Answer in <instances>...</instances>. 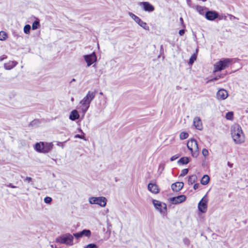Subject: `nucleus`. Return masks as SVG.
Instances as JSON below:
<instances>
[{"label":"nucleus","instance_id":"f257e3e1","mask_svg":"<svg viewBox=\"0 0 248 248\" xmlns=\"http://www.w3.org/2000/svg\"><path fill=\"white\" fill-rule=\"evenodd\" d=\"M95 92L89 91L86 95L80 101V105L79 107V112L82 114V117H84L88 110L91 102L95 96Z\"/></svg>","mask_w":248,"mask_h":248},{"label":"nucleus","instance_id":"f03ea898","mask_svg":"<svg viewBox=\"0 0 248 248\" xmlns=\"http://www.w3.org/2000/svg\"><path fill=\"white\" fill-rule=\"evenodd\" d=\"M231 132L232 137L236 144H240L244 142V135L239 125H233L231 127Z\"/></svg>","mask_w":248,"mask_h":248},{"label":"nucleus","instance_id":"7ed1b4c3","mask_svg":"<svg viewBox=\"0 0 248 248\" xmlns=\"http://www.w3.org/2000/svg\"><path fill=\"white\" fill-rule=\"evenodd\" d=\"M232 62L233 59L232 58H223L220 59L214 64L213 73H215L225 69L232 64Z\"/></svg>","mask_w":248,"mask_h":248},{"label":"nucleus","instance_id":"20e7f679","mask_svg":"<svg viewBox=\"0 0 248 248\" xmlns=\"http://www.w3.org/2000/svg\"><path fill=\"white\" fill-rule=\"evenodd\" d=\"M56 242L71 246L74 245V237L72 234L69 233H64L57 237Z\"/></svg>","mask_w":248,"mask_h":248},{"label":"nucleus","instance_id":"39448f33","mask_svg":"<svg viewBox=\"0 0 248 248\" xmlns=\"http://www.w3.org/2000/svg\"><path fill=\"white\" fill-rule=\"evenodd\" d=\"M53 146V145L52 143L40 142L35 144L34 148L38 152L47 153L52 149Z\"/></svg>","mask_w":248,"mask_h":248},{"label":"nucleus","instance_id":"423d86ee","mask_svg":"<svg viewBox=\"0 0 248 248\" xmlns=\"http://www.w3.org/2000/svg\"><path fill=\"white\" fill-rule=\"evenodd\" d=\"M187 147L191 151L192 156L197 157L199 155V148L197 141L195 140L191 139L187 142Z\"/></svg>","mask_w":248,"mask_h":248},{"label":"nucleus","instance_id":"0eeeda50","mask_svg":"<svg viewBox=\"0 0 248 248\" xmlns=\"http://www.w3.org/2000/svg\"><path fill=\"white\" fill-rule=\"evenodd\" d=\"M107 200L104 197H91L89 198V202L91 204H97L102 207L106 206Z\"/></svg>","mask_w":248,"mask_h":248},{"label":"nucleus","instance_id":"6e6552de","mask_svg":"<svg viewBox=\"0 0 248 248\" xmlns=\"http://www.w3.org/2000/svg\"><path fill=\"white\" fill-rule=\"evenodd\" d=\"M205 18L209 21H214L216 19L221 20L223 19V16H220L219 13L214 10H209L208 9L205 13Z\"/></svg>","mask_w":248,"mask_h":248},{"label":"nucleus","instance_id":"1a4fd4ad","mask_svg":"<svg viewBox=\"0 0 248 248\" xmlns=\"http://www.w3.org/2000/svg\"><path fill=\"white\" fill-rule=\"evenodd\" d=\"M152 202L155 208L159 211L161 214H164L166 213L167 211V205L165 203L161 202L156 200H153Z\"/></svg>","mask_w":248,"mask_h":248},{"label":"nucleus","instance_id":"9d476101","mask_svg":"<svg viewBox=\"0 0 248 248\" xmlns=\"http://www.w3.org/2000/svg\"><path fill=\"white\" fill-rule=\"evenodd\" d=\"M129 16L141 27L146 30H149V27L147 23L143 21L139 17L132 13H129Z\"/></svg>","mask_w":248,"mask_h":248},{"label":"nucleus","instance_id":"9b49d317","mask_svg":"<svg viewBox=\"0 0 248 248\" xmlns=\"http://www.w3.org/2000/svg\"><path fill=\"white\" fill-rule=\"evenodd\" d=\"M208 201L207 195H205L198 203V209L202 213H205L207 208V202Z\"/></svg>","mask_w":248,"mask_h":248},{"label":"nucleus","instance_id":"f8f14e48","mask_svg":"<svg viewBox=\"0 0 248 248\" xmlns=\"http://www.w3.org/2000/svg\"><path fill=\"white\" fill-rule=\"evenodd\" d=\"M84 59L88 66H91L97 61V57L94 52L84 55Z\"/></svg>","mask_w":248,"mask_h":248},{"label":"nucleus","instance_id":"ddd939ff","mask_svg":"<svg viewBox=\"0 0 248 248\" xmlns=\"http://www.w3.org/2000/svg\"><path fill=\"white\" fill-rule=\"evenodd\" d=\"M139 6H141L145 12L149 13L152 12L155 10V7L148 1H142L139 3Z\"/></svg>","mask_w":248,"mask_h":248},{"label":"nucleus","instance_id":"4468645a","mask_svg":"<svg viewBox=\"0 0 248 248\" xmlns=\"http://www.w3.org/2000/svg\"><path fill=\"white\" fill-rule=\"evenodd\" d=\"M228 96L227 91L224 89H219L217 93L216 97L218 100H225Z\"/></svg>","mask_w":248,"mask_h":248},{"label":"nucleus","instance_id":"2eb2a0df","mask_svg":"<svg viewBox=\"0 0 248 248\" xmlns=\"http://www.w3.org/2000/svg\"><path fill=\"white\" fill-rule=\"evenodd\" d=\"M186 196L181 195L177 197L171 198L170 199V201L172 203L177 204L183 202L186 200Z\"/></svg>","mask_w":248,"mask_h":248},{"label":"nucleus","instance_id":"dca6fc26","mask_svg":"<svg viewBox=\"0 0 248 248\" xmlns=\"http://www.w3.org/2000/svg\"><path fill=\"white\" fill-rule=\"evenodd\" d=\"M148 189L153 193H158L159 192L158 186L156 184L150 183L148 185Z\"/></svg>","mask_w":248,"mask_h":248},{"label":"nucleus","instance_id":"f3484780","mask_svg":"<svg viewBox=\"0 0 248 248\" xmlns=\"http://www.w3.org/2000/svg\"><path fill=\"white\" fill-rule=\"evenodd\" d=\"M184 183L183 182H176L171 185V187L174 191H179L182 189L184 186Z\"/></svg>","mask_w":248,"mask_h":248},{"label":"nucleus","instance_id":"a211bd4d","mask_svg":"<svg viewBox=\"0 0 248 248\" xmlns=\"http://www.w3.org/2000/svg\"><path fill=\"white\" fill-rule=\"evenodd\" d=\"M79 117V112L76 110L74 109L71 111L69 115V119L72 121L78 120Z\"/></svg>","mask_w":248,"mask_h":248},{"label":"nucleus","instance_id":"6ab92c4d","mask_svg":"<svg viewBox=\"0 0 248 248\" xmlns=\"http://www.w3.org/2000/svg\"><path fill=\"white\" fill-rule=\"evenodd\" d=\"M196 9L201 15L204 16H205L206 11L208 10V9L205 7L197 5L196 6Z\"/></svg>","mask_w":248,"mask_h":248},{"label":"nucleus","instance_id":"aec40b11","mask_svg":"<svg viewBox=\"0 0 248 248\" xmlns=\"http://www.w3.org/2000/svg\"><path fill=\"white\" fill-rule=\"evenodd\" d=\"M209 180H210L209 176L207 175H204L202 177V178L201 180V183L203 185H206L207 184H208Z\"/></svg>","mask_w":248,"mask_h":248},{"label":"nucleus","instance_id":"412c9836","mask_svg":"<svg viewBox=\"0 0 248 248\" xmlns=\"http://www.w3.org/2000/svg\"><path fill=\"white\" fill-rule=\"evenodd\" d=\"M81 233L82 237L83 236H86L88 238H89L91 236V232L90 230L88 229H84L82 231L80 232Z\"/></svg>","mask_w":248,"mask_h":248},{"label":"nucleus","instance_id":"4be33fe9","mask_svg":"<svg viewBox=\"0 0 248 248\" xmlns=\"http://www.w3.org/2000/svg\"><path fill=\"white\" fill-rule=\"evenodd\" d=\"M189 162V159L187 157H183L181 158L178 161V163L179 164H187Z\"/></svg>","mask_w":248,"mask_h":248},{"label":"nucleus","instance_id":"5701e85b","mask_svg":"<svg viewBox=\"0 0 248 248\" xmlns=\"http://www.w3.org/2000/svg\"><path fill=\"white\" fill-rule=\"evenodd\" d=\"M197 54L196 53H193L189 58L188 65H192L196 60Z\"/></svg>","mask_w":248,"mask_h":248},{"label":"nucleus","instance_id":"b1692460","mask_svg":"<svg viewBox=\"0 0 248 248\" xmlns=\"http://www.w3.org/2000/svg\"><path fill=\"white\" fill-rule=\"evenodd\" d=\"M40 27V22L39 20H35L32 24V30H35L39 28Z\"/></svg>","mask_w":248,"mask_h":248},{"label":"nucleus","instance_id":"393cba45","mask_svg":"<svg viewBox=\"0 0 248 248\" xmlns=\"http://www.w3.org/2000/svg\"><path fill=\"white\" fill-rule=\"evenodd\" d=\"M197 179V177L196 175H190L188 178V183L189 185H192L196 181Z\"/></svg>","mask_w":248,"mask_h":248},{"label":"nucleus","instance_id":"a878e982","mask_svg":"<svg viewBox=\"0 0 248 248\" xmlns=\"http://www.w3.org/2000/svg\"><path fill=\"white\" fill-rule=\"evenodd\" d=\"M8 38L7 33L4 31H0V40L5 41Z\"/></svg>","mask_w":248,"mask_h":248},{"label":"nucleus","instance_id":"bb28decb","mask_svg":"<svg viewBox=\"0 0 248 248\" xmlns=\"http://www.w3.org/2000/svg\"><path fill=\"white\" fill-rule=\"evenodd\" d=\"M225 118L227 120H232L233 118V112L229 111L226 113Z\"/></svg>","mask_w":248,"mask_h":248},{"label":"nucleus","instance_id":"cd10ccee","mask_svg":"<svg viewBox=\"0 0 248 248\" xmlns=\"http://www.w3.org/2000/svg\"><path fill=\"white\" fill-rule=\"evenodd\" d=\"M79 131L82 134V135L77 134L74 136V138H80L84 140H87L85 138L84 135L85 134L83 132L81 129H79Z\"/></svg>","mask_w":248,"mask_h":248},{"label":"nucleus","instance_id":"c85d7f7f","mask_svg":"<svg viewBox=\"0 0 248 248\" xmlns=\"http://www.w3.org/2000/svg\"><path fill=\"white\" fill-rule=\"evenodd\" d=\"M188 137V134L186 132H182L180 134V139L182 140L186 139Z\"/></svg>","mask_w":248,"mask_h":248},{"label":"nucleus","instance_id":"c756f323","mask_svg":"<svg viewBox=\"0 0 248 248\" xmlns=\"http://www.w3.org/2000/svg\"><path fill=\"white\" fill-rule=\"evenodd\" d=\"M31 26L29 24H27L24 27V32L25 34H29L31 30Z\"/></svg>","mask_w":248,"mask_h":248},{"label":"nucleus","instance_id":"7c9ffc66","mask_svg":"<svg viewBox=\"0 0 248 248\" xmlns=\"http://www.w3.org/2000/svg\"><path fill=\"white\" fill-rule=\"evenodd\" d=\"M84 248H98V247L94 243H90L85 246Z\"/></svg>","mask_w":248,"mask_h":248},{"label":"nucleus","instance_id":"2f4dec72","mask_svg":"<svg viewBox=\"0 0 248 248\" xmlns=\"http://www.w3.org/2000/svg\"><path fill=\"white\" fill-rule=\"evenodd\" d=\"M199 123H201V119L199 117H196L194 118L193 121V124H195L196 123H198L199 124ZM201 124H202L201 123Z\"/></svg>","mask_w":248,"mask_h":248},{"label":"nucleus","instance_id":"473e14b6","mask_svg":"<svg viewBox=\"0 0 248 248\" xmlns=\"http://www.w3.org/2000/svg\"><path fill=\"white\" fill-rule=\"evenodd\" d=\"M188 172V170L187 169H183L181 171L180 176L183 177V176H185L186 174H187Z\"/></svg>","mask_w":248,"mask_h":248},{"label":"nucleus","instance_id":"72a5a7b5","mask_svg":"<svg viewBox=\"0 0 248 248\" xmlns=\"http://www.w3.org/2000/svg\"><path fill=\"white\" fill-rule=\"evenodd\" d=\"M183 241L184 244L186 246H188L190 245V241L188 238L185 237L183 239Z\"/></svg>","mask_w":248,"mask_h":248},{"label":"nucleus","instance_id":"f704fd0d","mask_svg":"<svg viewBox=\"0 0 248 248\" xmlns=\"http://www.w3.org/2000/svg\"><path fill=\"white\" fill-rule=\"evenodd\" d=\"M52 198L50 197H46L44 199V202L46 203L49 204L52 202Z\"/></svg>","mask_w":248,"mask_h":248},{"label":"nucleus","instance_id":"c9c22d12","mask_svg":"<svg viewBox=\"0 0 248 248\" xmlns=\"http://www.w3.org/2000/svg\"><path fill=\"white\" fill-rule=\"evenodd\" d=\"M76 237L77 239H79V238L82 237L81 232H78L77 233H74L72 235Z\"/></svg>","mask_w":248,"mask_h":248},{"label":"nucleus","instance_id":"e433bc0d","mask_svg":"<svg viewBox=\"0 0 248 248\" xmlns=\"http://www.w3.org/2000/svg\"><path fill=\"white\" fill-rule=\"evenodd\" d=\"M218 79L219 78H218L217 75L216 77H215L214 78H210V79H209L207 81V83H209V82H213V81H216V80H218Z\"/></svg>","mask_w":248,"mask_h":248},{"label":"nucleus","instance_id":"4c0bfd02","mask_svg":"<svg viewBox=\"0 0 248 248\" xmlns=\"http://www.w3.org/2000/svg\"><path fill=\"white\" fill-rule=\"evenodd\" d=\"M228 73H222L220 74L219 75H217L218 78H224Z\"/></svg>","mask_w":248,"mask_h":248},{"label":"nucleus","instance_id":"58836bf2","mask_svg":"<svg viewBox=\"0 0 248 248\" xmlns=\"http://www.w3.org/2000/svg\"><path fill=\"white\" fill-rule=\"evenodd\" d=\"M180 156V155H173L171 158H170V161H173L175 160H176V159H177L179 157V156Z\"/></svg>","mask_w":248,"mask_h":248},{"label":"nucleus","instance_id":"ea45409f","mask_svg":"<svg viewBox=\"0 0 248 248\" xmlns=\"http://www.w3.org/2000/svg\"><path fill=\"white\" fill-rule=\"evenodd\" d=\"M202 154L203 156H206L207 155H208V151L207 149H203L202 151Z\"/></svg>","mask_w":248,"mask_h":248},{"label":"nucleus","instance_id":"a19ab883","mask_svg":"<svg viewBox=\"0 0 248 248\" xmlns=\"http://www.w3.org/2000/svg\"><path fill=\"white\" fill-rule=\"evenodd\" d=\"M197 129L202 130L203 129L202 125H193Z\"/></svg>","mask_w":248,"mask_h":248},{"label":"nucleus","instance_id":"79ce46f5","mask_svg":"<svg viewBox=\"0 0 248 248\" xmlns=\"http://www.w3.org/2000/svg\"><path fill=\"white\" fill-rule=\"evenodd\" d=\"M4 67L6 70H11L13 68V67L11 66L10 65H8L6 63L4 64Z\"/></svg>","mask_w":248,"mask_h":248},{"label":"nucleus","instance_id":"37998d69","mask_svg":"<svg viewBox=\"0 0 248 248\" xmlns=\"http://www.w3.org/2000/svg\"><path fill=\"white\" fill-rule=\"evenodd\" d=\"M185 32V30L184 29H181L180 30H179V34L180 36H182L184 34Z\"/></svg>","mask_w":248,"mask_h":248},{"label":"nucleus","instance_id":"c03bdc74","mask_svg":"<svg viewBox=\"0 0 248 248\" xmlns=\"http://www.w3.org/2000/svg\"><path fill=\"white\" fill-rule=\"evenodd\" d=\"M6 186H7V187H11V188H16V186H15L13 185H12V184H11V183H10V184H8V185H6Z\"/></svg>","mask_w":248,"mask_h":248},{"label":"nucleus","instance_id":"a18cd8bd","mask_svg":"<svg viewBox=\"0 0 248 248\" xmlns=\"http://www.w3.org/2000/svg\"><path fill=\"white\" fill-rule=\"evenodd\" d=\"M25 181H28V182L30 183L32 181V178L30 177H27L25 178Z\"/></svg>","mask_w":248,"mask_h":248},{"label":"nucleus","instance_id":"49530a36","mask_svg":"<svg viewBox=\"0 0 248 248\" xmlns=\"http://www.w3.org/2000/svg\"><path fill=\"white\" fill-rule=\"evenodd\" d=\"M199 184L198 183H196L195 184H194V186H193V188L194 189H197L199 188Z\"/></svg>","mask_w":248,"mask_h":248},{"label":"nucleus","instance_id":"de8ad7c7","mask_svg":"<svg viewBox=\"0 0 248 248\" xmlns=\"http://www.w3.org/2000/svg\"><path fill=\"white\" fill-rule=\"evenodd\" d=\"M228 166L230 167V168H232V166H233V164L230 162H228Z\"/></svg>","mask_w":248,"mask_h":248},{"label":"nucleus","instance_id":"09e8293b","mask_svg":"<svg viewBox=\"0 0 248 248\" xmlns=\"http://www.w3.org/2000/svg\"><path fill=\"white\" fill-rule=\"evenodd\" d=\"M57 145L58 146H61L63 148V143H62V142H59L58 143H57Z\"/></svg>","mask_w":248,"mask_h":248},{"label":"nucleus","instance_id":"8fccbe9b","mask_svg":"<svg viewBox=\"0 0 248 248\" xmlns=\"http://www.w3.org/2000/svg\"><path fill=\"white\" fill-rule=\"evenodd\" d=\"M30 124H36V120H34L33 121H32Z\"/></svg>","mask_w":248,"mask_h":248},{"label":"nucleus","instance_id":"3c124183","mask_svg":"<svg viewBox=\"0 0 248 248\" xmlns=\"http://www.w3.org/2000/svg\"><path fill=\"white\" fill-rule=\"evenodd\" d=\"M180 20L181 23L182 24H184V20H183V18H182V17H180Z\"/></svg>","mask_w":248,"mask_h":248},{"label":"nucleus","instance_id":"603ef678","mask_svg":"<svg viewBox=\"0 0 248 248\" xmlns=\"http://www.w3.org/2000/svg\"><path fill=\"white\" fill-rule=\"evenodd\" d=\"M181 88V87L179 86H176V89L177 90H180Z\"/></svg>","mask_w":248,"mask_h":248},{"label":"nucleus","instance_id":"864d4df0","mask_svg":"<svg viewBox=\"0 0 248 248\" xmlns=\"http://www.w3.org/2000/svg\"><path fill=\"white\" fill-rule=\"evenodd\" d=\"M76 81V79L75 78H72V79L70 81V83H72V82H73L74 81Z\"/></svg>","mask_w":248,"mask_h":248},{"label":"nucleus","instance_id":"5fc2aeb1","mask_svg":"<svg viewBox=\"0 0 248 248\" xmlns=\"http://www.w3.org/2000/svg\"><path fill=\"white\" fill-rule=\"evenodd\" d=\"M5 58H2V57H0V61H2L3 60V59H4Z\"/></svg>","mask_w":248,"mask_h":248},{"label":"nucleus","instance_id":"6e6d98bb","mask_svg":"<svg viewBox=\"0 0 248 248\" xmlns=\"http://www.w3.org/2000/svg\"><path fill=\"white\" fill-rule=\"evenodd\" d=\"M74 100V98H71V101H73Z\"/></svg>","mask_w":248,"mask_h":248},{"label":"nucleus","instance_id":"4d7b16f0","mask_svg":"<svg viewBox=\"0 0 248 248\" xmlns=\"http://www.w3.org/2000/svg\"><path fill=\"white\" fill-rule=\"evenodd\" d=\"M162 47H163V46H162V45H161V48H162Z\"/></svg>","mask_w":248,"mask_h":248},{"label":"nucleus","instance_id":"13d9d810","mask_svg":"<svg viewBox=\"0 0 248 248\" xmlns=\"http://www.w3.org/2000/svg\"><path fill=\"white\" fill-rule=\"evenodd\" d=\"M100 94H102V92H100Z\"/></svg>","mask_w":248,"mask_h":248}]
</instances>
